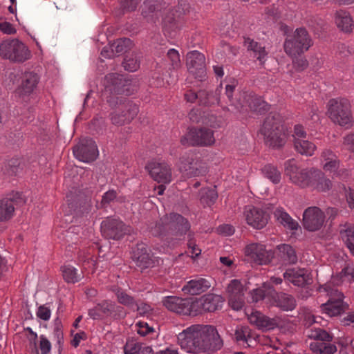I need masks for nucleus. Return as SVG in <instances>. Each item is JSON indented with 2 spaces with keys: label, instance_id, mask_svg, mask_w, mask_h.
<instances>
[{
  "label": "nucleus",
  "instance_id": "1",
  "mask_svg": "<svg viewBox=\"0 0 354 354\" xmlns=\"http://www.w3.org/2000/svg\"><path fill=\"white\" fill-rule=\"evenodd\" d=\"M178 342L183 349L191 353H212L220 350L223 340L216 328L210 325H192L178 335Z\"/></svg>",
  "mask_w": 354,
  "mask_h": 354
},
{
  "label": "nucleus",
  "instance_id": "2",
  "mask_svg": "<svg viewBox=\"0 0 354 354\" xmlns=\"http://www.w3.org/2000/svg\"><path fill=\"white\" fill-rule=\"evenodd\" d=\"M150 234L158 237L168 247L174 246L189 230V221L181 214L171 212L149 226Z\"/></svg>",
  "mask_w": 354,
  "mask_h": 354
},
{
  "label": "nucleus",
  "instance_id": "3",
  "mask_svg": "<svg viewBox=\"0 0 354 354\" xmlns=\"http://www.w3.org/2000/svg\"><path fill=\"white\" fill-rule=\"evenodd\" d=\"M109 106L115 111L111 113V122L118 126L129 123L138 113V106L133 101L124 97L109 96L107 99Z\"/></svg>",
  "mask_w": 354,
  "mask_h": 354
},
{
  "label": "nucleus",
  "instance_id": "4",
  "mask_svg": "<svg viewBox=\"0 0 354 354\" xmlns=\"http://www.w3.org/2000/svg\"><path fill=\"white\" fill-rule=\"evenodd\" d=\"M327 114L335 124L348 128L352 126L351 106L348 100L344 97L332 98L327 104Z\"/></svg>",
  "mask_w": 354,
  "mask_h": 354
},
{
  "label": "nucleus",
  "instance_id": "5",
  "mask_svg": "<svg viewBox=\"0 0 354 354\" xmlns=\"http://www.w3.org/2000/svg\"><path fill=\"white\" fill-rule=\"evenodd\" d=\"M0 56L15 63H23L29 59L31 53L18 39H6L0 43Z\"/></svg>",
  "mask_w": 354,
  "mask_h": 354
},
{
  "label": "nucleus",
  "instance_id": "6",
  "mask_svg": "<svg viewBox=\"0 0 354 354\" xmlns=\"http://www.w3.org/2000/svg\"><path fill=\"white\" fill-rule=\"evenodd\" d=\"M312 39L304 28H298L293 35H288L284 42L286 53L290 57L301 55L312 46Z\"/></svg>",
  "mask_w": 354,
  "mask_h": 354
},
{
  "label": "nucleus",
  "instance_id": "7",
  "mask_svg": "<svg viewBox=\"0 0 354 354\" xmlns=\"http://www.w3.org/2000/svg\"><path fill=\"white\" fill-rule=\"evenodd\" d=\"M179 169L187 178L205 176L207 172L205 163L192 151L186 153L180 158Z\"/></svg>",
  "mask_w": 354,
  "mask_h": 354
},
{
  "label": "nucleus",
  "instance_id": "8",
  "mask_svg": "<svg viewBox=\"0 0 354 354\" xmlns=\"http://www.w3.org/2000/svg\"><path fill=\"white\" fill-rule=\"evenodd\" d=\"M215 142L214 132L207 128H192L180 138L183 145L207 147Z\"/></svg>",
  "mask_w": 354,
  "mask_h": 354
},
{
  "label": "nucleus",
  "instance_id": "9",
  "mask_svg": "<svg viewBox=\"0 0 354 354\" xmlns=\"http://www.w3.org/2000/svg\"><path fill=\"white\" fill-rule=\"evenodd\" d=\"M68 206L71 213L81 216L88 213L91 207V198L82 190L72 187L66 195Z\"/></svg>",
  "mask_w": 354,
  "mask_h": 354
},
{
  "label": "nucleus",
  "instance_id": "10",
  "mask_svg": "<svg viewBox=\"0 0 354 354\" xmlns=\"http://www.w3.org/2000/svg\"><path fill=\"white\" fill-rule=\"evenodd\" d=\"M312 170L315 169L300 168L295 159L288 160L284 163L285 174L289 177L293 183L301 187H309Z\"/></svg>",
  "mask_w": 354,
  "mask_h": 354
},
{
  "label": "nucleus",
  "instance_id": "11",
  "mask_svg": "<svg viewBox=\"0 0 354 354\" xmlns=\"http://www.w3.org/2000/svg\"><path fill=\"white\" fill-rule=\"evenodd\" d=\"M26 202L22 193L12 192L6 198L0 200V222H6L12 218L15 207L21 206Z\"/></svg>",
  "mask_w": 354,
  "mask_h": 354
},
{
  "label": "nucleus",
  "instance_id": "12",
  "mask_svg": "<svg viewBox=\"0 0 354 354\" xmlns=\"http://www.w3.org/2000/svg\"><path fill=\"white\" fill-rule=\"evenodd\" d=\"M102 236L106 239L119 240L131 232V227L122 221L106 218L101 223Z\"/></svg>",
  "mask_w": 354,
  "mask_h": 354
},
{
  "label": "nucleus",
  "instance_id": "13",
  "mask_svg": "<svg viewBox=\"0 0 354 354\" xmlns=\"http://www.w3.org/2000/svg\"><path fill=\"white\" fill-rule=\"evenodd\" d=\"M73 154L80 161H94L98 156L97 145L91 138H83L74 146Z\"/></svg>",
  "mask_w": 354,
  "mask_h": 354
},
{
  "label": "nucleus",
  "instance_id": "14",
  "mask_svg": "<svg viewBox=\"0 0 354 354\" xmlns=\"http://www.w3.org/2000/svg\"><path fill=\"white\" fill-rule=\"evenodd\" d=\"M187 67L189 73L196 79L203 81L206 76L205 57L197 50L187 54Z\"/></svg>",
  "mask_w": 354,
  "mask_h": 354
},
{
  "label": "nucleus",
  "instance_id": "15",
  "mask_svg": "<svg viewBox=\"0 0 354 354\" xmlns=\"http://www.w3.org/2000/svg\"><path fill=\"white\" fill-rule=\"evenodd\" d=\"M325 220L324 213L317 207H309L303 214V226L310 232L319 230Z\"/></svg>",
  "mask_w": 354,
  "mask_h": 354
},
{
  "label": "nucleus",
  "instance_id": "16",
  "mask_svg": "<svg viewBox=\"0 0 354 354\" xmlns=\"http://www.w3.org/2000/svg\"><path fill=\"white\" fill-rule=\"evenodd\" d=\"M245 288L238 279H233L227 287L229 305L235 310H241L244 306Z\"/></svg>",
  "mask_w": 354,
  "mask_h": 354
},
{
  "label": "nucleus",
  "instance_id": "17",
  "mask_svg": "<svg viewBox=\"0 0 354 354\" xmlns=\"http://www.w3.org/2000/svg\"><path fill=\"white\" fill-rule=\"evenodd\" d=\"M245 255L259 265L267 264L273 258L271 250L267 251L261 244L253 243L248 245L245 250Z\"/></svg>",
  "mask_w": 354,
  "mask_h": 354
},
{
  "label": "nucleus",
  "instance_id": "18",
  "mask_svg": "<svg viewBox=\"0 0 354 354\" xmlns=\"http://www.w3.org/2000/svg\"><path fill=\"white\" fill-rule=\"evenodd\" d=\"M145 168L151 178L158 183H168L171 180V169L165 162H150Z\"/></svg>",
  "mask_w": 354,
  "mask_h": 354
},
{
  "label": "nucleus",
  "instance_id": "19",
  "mask_svg": "<svg viewBox=\"0 0 354 354\" xmlns=\"http://www.w3.org/2000/svg\"><path fill=\"white\" fill-rule=\"evenodd\" d=\"M336 292L337 298L330 297L326 303L320 306L322 313L329 317L339 315L348 308V304L343 301V294L337 291Z\"/></svg>",
  "mask_w": 354,
  "mask_h": 354
},
{
  "label": "nucleus",
  "instance_id": "20",
  "mask_svg": "<svg viewBox=\"0 0 354 354\" xmlns=\"http://www.w3.org/2000/svg\"><path fill=\"white\" fill-rule=\"evenodd\" d=\"M283 278L298 287H305L313 283V279L305 269L289 268L283 273Z\"/></svg>",
  "mask_w": 354,
  "mask_h": 354
},
{
  "label": "nucleus",
  "instance_id": "21",
  "mask_svg": "<svg viewBox=\"0 0 354 354\" xmlns=\"http://www.w3.org/2000/svg\"><path fill=\"white\" fill-rule=\"evenodd\" d=\"M132 259L136 266L142 270L155 266V260L152 259L151 254L148 252L147 247L143 243L137 244L133 252Z\"/></svg>",
  "mask_w": 354,
  "mask_h": 354
},
{
  "label": "nucleus",
  "instance_id": "22",
  "mask_svg": "<svg viewBox=\"0 0 354 354\" xmlns=\"http://www.w3.org/2000/svg\"><path fill=\"white\" fill-rule=\"evenodd\" d=\"M245 219L248 225L256 229H262L268 223V214L257 207H250L245 212Z\"/></svg>",
  "mask_w": 354,
  "mask_h": 354
},
{
  "label": "nucleus",
  "instance_id": "23",
  "mask_svg": "<svg viewBox=\"0 0 354 354\" xmlns=\"http://www.w3.org/2000/svg\"><path fill=\"white\" fill-rule=\"evenodd\" d=\"M20 79L21 83L17 89L19 95H27L32 93L39 81V75L32 71L22 73Z\"/></svg>",
  "mask_w": 354,
  "mask_h": 354
},
{
  "label": "nucleus",
  "instance_id": "24",
  "mask_svg": "<svg viewBox=\"0 0 354 354\" xmlns=\"http://www.w3.org/2000/svg\"><path fill=\"white\" fill-rule=\"evenodd\" d=\"M285 129L281 115L276 112H270L265 118L260 129L262 135L270 136L272 132L281 131Z\"/></svg>",
  "mask_w": 354,
  "mask_h": 354
},
{
  "label": "nucleus",
  "instance_id": "25",
  "mask_svg": "<svg viewBox=\"0 0 354 354\" xmlns=\"http://www.w3.org/2000/svg\"><path fill=\"white\" fill-rule=\"evenodd\" d=\"M165 5V3L160 0H145L141 6V14L148 21L154 22Z\"/></svg>",
  "mask_w": 354,
  "mask_h": 354
},
{
  "label": "nucleus",
  "instance_id": "26",
  "mask_svg": "<svg viewBox=\"0 0 354 354\" xmlns=\"http://www.w3.org/2000/svg\"><path fill=\"white\" fill-rule=\"evenodd\" d=\"M163 305L170 311L185 315L188 312V299H183L175 296H169L164 298Z\"/></svg>",
  "mask_w": 354,
  "mask_h": 354
},
{
  "label": "nucleus",
  "instance_id": "27",
  "mask_svg": "<svg viewBox=\"0 0 354 354\" xmlns=\"http://www.w3.org/2000/svg\"><path fill=\"white\" fill-rule=\"evenodd\" d=\"M250 324L262 330H270L277 326V321L270 318L259 311L252 313L248 317Z\"/></svg>",
  "mask_w": 354,
  "mask_h": 354
},
{
  "label": "nucleus",
  "instance_id": "28",
  "mask_svg": "<svg viewBox=\"0 0 354 354\" xmlns=\"http://www.w3.org/2000/svg\"><path fill=\"white\" fill-rule=\"evenodd\" d=\"M309 187H313L319 192L328 191L332 187V182L329 178H326L324 174L320 170H312Z\"/></svg>",
  "mask_w": 354,
  "mask_h": 354
},
{
  "label": "nucleus",
  "instance_id": "29",
  "mask_svg": "<svg viewBox=\"0 0 354 354\" xmlns=\"http://www.w3.org/2000/svg\"><path fill=\"white\" fill-rule=\"evenodd\" d=\"M272 297L276 306L283 311H291L297 306L296 299L291 295L283 292H274Z\"/></svg>",
  "mask_w": 354,
  "mask_h": 354
},
{
  "label": "nucleus",
  "instance_id": "30",
  "mask_svg": "<svg viewBox=\"0 0 354 354\" xmlns=\"http://www.w3.org/2000/svg\"><path fill=\"white\" fill-rule=\"evenodd\" d=\"M221 84L215 91H207L201 89L198 91V105L203 106H211L218 104L221 91Z\"/></svg>",
  "mask_w": 354,
  "mask_h": 354
},
{
  "label": "nucleus",
  "instance_id": "31",
  "mask_svg": "<svg viewBox=\"0 0 354 354\" xmlns=\"http://www.w3.org/2000/svg\"><path fill=\"white\" fill-rule=\"evenodd\" d=\"M243 46L247 50L252 52L253 57H256L261 64L264 63L263 59L268 55L264 46L249 37L243 36Z\"/></svg>",
  "mask_w": 354,
  "mask_h": 354
},
{
  "label": "nucleus",
  "instance_id": "32",
  "mask_svg": "<svg viewBox=\"0 0 354 354\" xmlns=\"http://www.w3.org/2000/svg\"><path fill=\"white\" fill-rule=\"evenodd\" d=\"M210 287V283L205 279L192 280L185 285L182 290L191 295H200L205 292Z\"/></svg>",
  "mask_w": 354,
  "mask_h": 354
},
{
  "label": "nucleus",
  "instance_id": "33",
  "mask_svg": "<svg viewBox=\"0 0 354 354\" xmlns=\"http://www.w3.org/2000/svg\"><path fill=\"white\" fill-rule=\"evenodd\" d=\"M265 143L267 146L274 149H279L286 142L287 136L285 129L281 131L272 132L270 136L263 135Z\"/></svg>",
  "mask_w": 354,
  "mask_h": 354
},
{
  "label": "nucleus",
  "instance_id": "34",
  "mask_svg": "<svg viewBox=\"0 0 354 354\" xmlns=\"http://www.w3.org/2000/svg\"><path fill=\"white\" fill-rule=\"evenodd\" d=\"M274 216L281 225L289 230H297L299 227L298 222L294 220L282 208L276 209L274 212Z\"/></svg>",
  "mask_w": 354,
  "mask_h": 354
},
{
  "label": "nucleus",
  "instance_id": "35",
  "mask_svg": "<svg viewBox=\"0 0 354 354\" xmlns=\"http://www.w3.org/2000/svg\"><path fill=\"white\" fill-rule=\"evenodd\" d=\"M335 23L337 27L345 32H352L353 20L350 14L344 10H340L335 14Z\"/></svg>",
  "mask_w": 354,
  "mask_h": 354
},
{
  "label": "nucleus",
  "instance_id": "36",
  "mask_svg": "<svg viewBox=\"0 0 354 354\" xmlns=\"http://www.w3.org/2000/svg\"><path fill=\"white\" fill-rule=\"evenodd\" d=\"M125 354H152L153 350L151 346H145L143 344L136 342L135 340H128L124 346Z\"/></svg>",
  "mask_w": 354,
  "mask_h": 354
},
{
  "label": "nucleus",
  "instance_id": "37",
  "mask_svg": "<svg viewBox=\"0 0 354 354\" xmlns=\"http://www.w3.org/2000/svg\"><path fill=\"white\" fill-rule=\"evenodd\" d=\"M279 256L288 264H295L297 262V257L295 249L288 244H281L277 246Z\"/></svg>",
  "mask_w": 354,
  "mask_h": 354
},
{
  "label": "nucleus",
  "instance_id": "38",
  "mask_svg": "<svg viewBox=\"0 0 354 354\" xmlns=\"http://www.w3.org/2000/svg\"><path fill=\"white\" fill-rule=\"evenodd\" d=\"M248 106L251 111L263 113L269 109L268 104L261 97L249 95L248 97Z\"/></svg>",
  "mask_w": 354,
  "mask_h": 354
},
{
  "label": "nucleus",
  "instance_id": "39",
  "mask_svg": "<svg viewBox=\"0 0 354 354\" xmlns=\"http://www.w3.org/2000/svg\"><path fill=\"white\" fill-rule=\"evenodd\" d=\"M110 315L109 302L104 301L88 310V315L93 319H102Z\"/></svg>",
  "mask_w": 354,
  "mask_h": 354
},
{
  "label": "nucleus",
  "instance_id": "40",
  "mask_svg": "<svg viewBox=\"0 0 354 354\" xmlns=\"http://www.w3.org/2000/svg\"><path fill=\"white\" fill-rule=\"evenodd\" d=\"M294 147L298 153L307 156H312L316 148L313 142L300 138L294 139Z\"/></svg>",
  "mask_w": 354,
  "mask_h": 354
},
{
  "label": "nucleus",
  "instance_id": "41",
  "mask_svg": "<svg viewBox=\"0 0 354 354\" xmlns=\"http://www.w3.org/2000/svg\"><path fill=\"white\" fill-rule=\"evenodd\" d=\"M201 299L205 313L214 312L217 310L218 304L221 302V297L213 294L204 295Z\"/></svg>",
  "mask_w": 354,
  "mask_h": 354
},
{
  "label": "nucleus",
  "instance_id": "42",
  "mask_svg": "<svg viewBox=\"0 0 354 354\" xmlns=\"http://www.w3.org/2000/svg\"><path fill=\"white\" fill-rule=\"evenodd\" d=\"M199 197L203 206H211L216 202L218 194L215 189L204 187L200 190Z\"/></svg>",
  "mask_w": 354,
  "mask_h": 354
},
{
  "label": "nucleus",
  "instance_id": "43",
  "mask_svg": "<svg viewBox=\"0 0 354 354\" xmlns=\"http://www.w3.org/2000/svg\"><path fill=\"white\" fill-rule=\"evenodd\" d=\"M116 56H120L133 48V42L129 38H120L111 44Z\"/></svg>",
  "mask_w": 354,
  "mask_h": 354
},
{
  "label": "nucleus",
  "instance_id": "44",
  "mask_svg": "<svg viewBox=\"0 0 354 354\" xmlns=\"http://www.w3.org/2000/svg\"><path fill=\"white\" fill-rule=\"evenodd\" d=\"M340 234L347 248L354 255V226L348 225L346 229L340 230Z\"/></svg>",
  "mask_w": 354,
  "mask_h": 354
},
{
  "label": "nucleus",
  "instance_id": "45",
  "mask_svg": "<svg viewBox=\"0 0 354 354\" xmlns=\"http://www.w3.org/2000/svg\"><path fill=\"white\" fill-rule=\"evenodd\" d=\"M122 66L127 71L133 72L137 71L140 68V56L136 53L126 56L122 62Z\"/></svg>",
  "mask_w": 354,
  "mask_h": 354
},
{
  "label": "nucleus",
  "instance_id": "46",
  "mask_svg": "<svg viewBox=\"0 0 354 354\" xmlns=\"http://www.w3.org/2000/svg\"><path fill=\"white\" fill-rule=\"evenodd\" d=\"M105 79L109 84L114 86L115 91H120L122 87L124 86L127 82L123 78V76L118 73H110L106 75Z\"/></svg>",
  "mask_w": 354,
  "mask_h": 354
},
{
  "label": "nucleus",
  "instance_id": "47",
  "mask_svg": "<svg viewBox=\"0 0 354 354\" xmlns=\"http://www.w3.org/2000/svg\"><path fill=\"white\" fill-rule=\"evenodd\" d=\"M248 97L249 95L245 93H239L235 95V97L231 102L230 106L234 108V111L241 112L244 107L248 104ZM233 111V109H232Z\"/></svg>",
  "mask_w": 354,
  "mask_h": 354
},
{
  "label": "nucleus",
  "instance_id": "48",
  "mask_svg": "<svg viewBox=\"0 0 354 354\" xmlns=\"http://www.w3.org/2000/svg\"><path fill=\"white\" fill-rule=\"evenodd\" d=\"M187 308L188 312L185 313V315L196 317L205 313L201 298L193 301L188 299Z\"/></svg>",
  "mask_w": 354,
  "mask_h": 354
},
{
  "label": "nucleus",
  "instance_id": "49",
  "mask_svg": "<svg viewBox=\"0 0 354 354\" xmlns=\"http://www.w3.org/2000/svg\"><path fill=\"white\" fill-rule=\"evenodd\" d=\"M21 169V162L18 158H11L5 164V172L9 176H15Z\"/></svg>",
  "mask_w": 354,
  "mask_h": 354
},
{
  "label": "nucleus",
  "instance_id": "50",
  "mask_svg": "<svg viewBox=\"0 0 354 354\" xmlns=\"http://www.w3.org/2000/svg\"><path fill=\"white\" fill-rule=\"evenodd\" d=\"M62 272L63 277L68 283H75L81 279V275L78 274L76 270L71 266H64Z\"/></svg>",
  "mask_w": 354,
  "mask_h": 354
},
{
  "label": "nucleus",
  "instance_id": "51",
  "mask_svg": "<svg viewBox=\"0 0 354 354\" xmlns=\"http://www.w3.org/2000/svg\"><path fill=\"white\" fill-rule=\"evenodd\" d=\"M263 172L273 183L277 184L279 183L281 173L277 170V167L270 165H266L263 169Z\"/></svg>",
  "mask_w": 354,
  "mask_h": 354
},
{
  "label": "nucleus",
  "instance_id": "52",
  "mask_svg": "<svg viewBox=\"0 0 354 354\" xmlns=\"http://www.w3.org/2000/svg\"><path fill=\"white\" fill-rule=\"evenodd\" d=\"M89 129L97 134H102L106 129L104 120L102 118L93 119Z\"/></svg>",
  "mask_w": 354,
  "mask_h": 354
},
{
  "label": "nucleus",
  "instance_id": "53",
  "mask_svg": "<svg viewBox=\"0 0 354 354\" xmlns=\"http://www.w3.org/2000/svg\"><path fill=\"white\" fill-rule=\"evenodd\" d=\"M310 338H313L314 339L320 340L322 342H330L333 340V336L330 335L328 332H326L324 329H317L312 333L310 335H309Z\"/></svg>",
  "mask_w": 354,
  "mask_h": 354
},
{
  "label": "nucleus",
  "instance_id": "54",
  "mask_svg": "<svg viewBox=\"0 0 354 354\" xmlns=\"http://www.w3.org/2000/svg\"><path fill=\"white\" fill-rule=\"evenodd\" d=\"M110 315L115 319H120L125 317L126 313L123 307L116 306L115 304L109 302Z\"/></svg>",
  "mask_w": 354,
  "mask_h": 354
},
{
  "label": "nucleus",
  "instance_id": "55",
  "mask_svg": "<svg viewBox=\"0 0 354 354\" xmlns=\"http://www.w3.org/2000/svg\"><path fill=\"white\" fill-rule=\"evenodd\" d=\"M118 301L122 305L131 306L136 304L135 299L133 297L127 295L125 292L118 290L116 293Z\"/></svg>",
  "mask_w": 354,
  "mask_h": 354
},
{
  "label": "nucleus",
  "instance_id": "56",
  "mask_svg": "<svg viewBox=\"0 0 354 354\" xmlns=\"http://www.w3.org/2000/svg\"><path fill=\"white\" fill-rule=\"evenodd\" d=\"M178 19L175 17L173 11L169 12L163 19L164 26L171 30L178 27Z\"/></svg>",
  "mask_w": 354,
  "mask_h": 354
},
{
  "label": "nucleus",
  "instance_id": "57",
  "mask_svg": "<svg viewBox=\"0 0 354 354\" xmlns=\"http://www.w3.org/2000/svg\"><path fill=\"white\" fill-rule=\"evenodd\" d=\"M292 65L294 68L297 71H302L305 70L308 66V61L300 55L292 56Z\"/></svg>",
  "mask_w": 354,
  "mask_h": 354
},
{
  "label": "nucleus",
  "instance_id": "58",
  "mask_svg": "<svg viewBox=\"0 0 354 354\" xmlns=\"http://www.w3.org/2000/svg\"><path fill=\"white\" fill-rule=\"evenodd\" d=\"M167 57L171 61V66L174 69H178L180 66L179 54L175 49H169L167 54Z\"/></svg>",
  "mask_w": 354,
  "mask_h": 354
},
{
  "label": "nucleus",
  "instance_id": "59",
  "mask_svg": "<svg viewBox=\"0 0 354 354\" xmlns=\"http://www.w3.org/2000/svg\"><path fill=\"white\" fill-rule=\"evenodd\" d=\"M117 196V193L114 190L106 192L103 196L101 201V206L106 207V205L113 201Z\"/></svg>",
  "mask_w": 354,
  "mask_h": 354
},
{
  "label": "nucleus",
  "instance_id": "60",
  "mask_svg": "<svg viewBox=\"0 0 354 354\" xmlns=\"http://www.w3.org/2000/svg\"><path fill=\"white\" fill-rule=\"evenodd\" d=\"M138 6L136 0H121V7L124 12L134 11Z\"/></svg>",
  "mask_w": 354,
  "mask_h": 354
},
{
  "label": "nucleus",
  "instance_id": "61",
  "mask_svg": "<svg viewBox=\"0 0 354 354\" xmlns=\"http://www.w3.org/2000/svg\"><path fill=\"white\" fill-rule=\"evenodd\" d=\"M25 331L28 332V335H27V339L29 341L30 346L32 349L37 348V335L35 332L32 331V328L30 327H27L24 328Z\"/></svg>",
  "mask_w": 354,
  "mask_h": 354
},
{
  "label": "nucleus",
  "instance_id": "62",
  "mask_svg": "<svg viewBox=\"0 0 354 354\" xmlns=\"http://www.w3.org/2000/svg\"><path fill=\"white\" fill-rule=\"evenodd\" d=\"M39 348L41 354H48L51 348L50 342L43 335L40 337Z\"/></svg>",
  "mask_w": 354,
  "mask_h": 354
},
{
  "label": "nucleus",
  "instance_id": "63",
  "mask_svg": "<svg viewBox=\"0 0 354 354\" xmlns=\"http://www.w3.org/2000/svg\"><path fill=\"white\" fill-rule=\"evenodd\" d=\"M216 231L219 234L230 236L233 234L234 232V229L231 225L225 224L218 226L216 229Z\"/></svg>",
  "mask_w": 354,
  "mask_h": 354
},
{
  "label": "nucleus",
  "instance_id": "64",
  "mask_svg": "<svg viewBox=\"0 0 354 354\" xmlns=\"http://www.w3.org/2000/svg\"><path fill=\"white\" fill-rule=\"evenodd\" d=\"M37 315L42 320L47 321L50 317V310L48 308L44 306H40L38 308Z\"/></svg>",
  "mask_w": 354,
  "mask_h": 354
}]
</instances>
